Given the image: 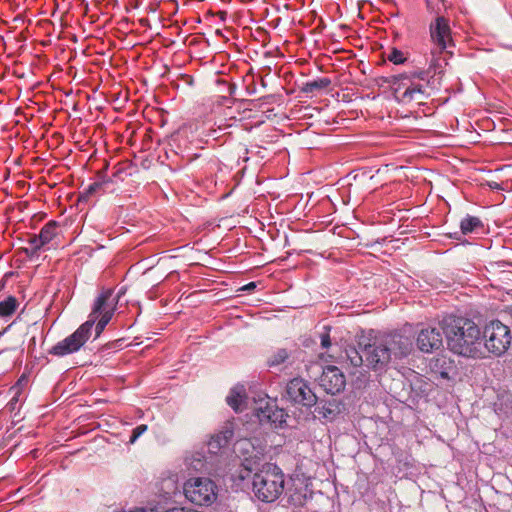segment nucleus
<instances>
[{
  "label": "nucleus",
  "instance_id": "12",
  "mask_svg": "<svg viewBox=\"0 0 512 512\" xmlns=\"http://www.w3.org/2000/svg\"><path fill=\"white\" fill-rule=\"evenodd\" d=\"M319 384L327 393L335 395L344 389L346 378L338 367L327 366L323 369Z\"/></svg>",
  "mask_w": 512,
  "mask_h": 512
},
{
  "label": "nucleus",
  "instance_id": "10",
  "mask_svg": "<svg viewBox=\"0 0 512 512\" xmlns=\"http://www.w3.org/2000/svg\"><path fill=\"white\" fill-rule=\"evenodd\" d=\"M286 394L288 399L305 407H312L317 403V396L308 386V384L300 378H294L287 384Z\"/></svg>",
  "mask_w": 512,
  "mask_h": 512
},
{
  "label": "nucleus",
  "instance_id": "9",
  "mask_svg": "<svg viewBox=\"0 0 512 512\" xmlns=\"http://www.w3.org/2000/svg\"><path fill=\"white\" fill-rule=\"evenodd\" d=\"M429 32L431 41L435 45V50L431 52L432 55L440 54L453 45L449 20L444 16L436 17L430 24Z\"/></svg>",
  "mask_w": 512,
  "mask_h": 512
},
{
  "label": "nucleus",
  "instance_id": "11",
  "mask_svg": "<svg viewBox=\"0 0 512 512\" xmlns=\"http://www.w3.org/2000/svg\"><path fill=\"white\" fill-rule=\"evenodd\" d=\"M253 411L261 423L282 424L284 422V411L278 409L267 397L255 401Z\"/></svg>",
  "mask_w": 512,
  "mask_h": 512
},
{
  "label": "nucleus",
  "instance_id": "35",
  "mask_svg": "<svg viewBox=\"0 0 512 512\" xmlns=\"http://www.w3.org/2000/svg\"><path fill=\"white\" fill-rule=\"evenodd\" d=\"M241 318H242V316H240V315H236V316H235V319H236V320H240Z\"/></svg>",
  "mask_w": 512,
  "mask_h": 512
},
{
  "label": "nucleus",
  "instance_id": "34",
  "mask_svg": "<svg viewBox=\"0 0 512 512\" xmlns=\"http://www.w3.org/2000/svg\"><path fill=\"white\" fill-rule=\"evenodd\" d=\"M426 3H427V8L429 9V8H430V6H431V3H430V1H429V0H426Z\"/></svg>",
  "mask_w": 512,
  "mask_h": 512
},
{
  "label": "nucleus",
  "instance_id": "28",
  "mask_svg": "<svg viewBox=\"0 0 512 512\" xmlns=\"http://www.w3.org/2000/svg\"><path fill=\"white\" fill-rule=\"evenodd\" d=\"M290 501H291V503H292L293 505H295V506H297V505H302V503H303V500H302V496H301V495H299L296 499H295L293 496H291V497H290Z\"/></svg>",
  "mask_w": 512,
  "mask_h": 512
},
{
  "label": "nucleus",
  "instance_id": "7",
  "mask_svg": "<svg viewBox=\"0 0 512 512\" xmlns=\"http://www.w3.org/2000/svg\"><path fill=\"white\" fill-rule=\"evenodd\" d=\"M217 492V485L207 477L190 478L184 484L185 497L198 506L213 504L217 499Z\"/></svg>",
  "mask_w": 512,
  "mask_h": 512
},
{
  "label": "nucleus",
  "instance_id": "24",
  "mask_svg": "<svg viewBox=\"0 0 512 512\" xmlns=\"http://www.w3.org/2000/svg\"><path fill=\"white\" fill-rule=\"evenodd\" d=\"M28 243L31 246V253L36 254L41 248L45 247L44 243H42V239L38 235H33L29 238Z\"/></svg>",
  "mask_w": 512,
  "mask_h": 512
},
{
  "label": "nucleus",
  "instance_id": "33",
  "mask_svg": "<svg viewBox=\"0 0 512 512\" xmlns=\"http://www.w3.org/2000/svg\"><path fill=\"white\" fill-rule=\"evenodd\" d=\"M20 383H21V380H18L17 385H19ZM12 389H17V390H19L18 386H14Z\"/></svg>",
  "mask_w": 512,
  "mask_h": 512
},
{
  "label": "nucleus",
  "instance_id": "8",
  "mask_svg": "<svg viewBox=\"0 0 512 512\" xmlns=\"http://www.w3.org/2000/svg\"><path fill=\"white\" fill-rule=\"evenodd\" d=\"M483 348L495 356L504 354L511 344L510 328L503 322H490L484 328Z\"/></svg>",
  "mask_w": 512,
  "mask_h": 512
},
{
  "label": "nucleus",
  "instance_id": "17",
  "mask_svg": "<svg viewBox=\"0 0 512 512\" xmlns=\"http://www.w3.org/2000/svg\"><path fill=\"white\" fill-rule=\"evenodd\" d=\"M20 303L14 296H8L0 301V317H11L18 309Z\"/></svg>",
  "mask_w": 512,
  "mask_h": 512
},
{
  "label": "nucleus",
  "instance_id": "22",
  "mask_svg": "<svg viewBox=\"0 0 512 512\" xmlns=\"http://www.w3.org/2000/svg\"><path fill=\"white\" fill-rule=\"evenodd\" d=\"M288 357L289 354L286 349H279L269 358L268 364L269 366L280 365L284 363Z\"/></svg>",
  "mask_w": 512,
  "mask_h": 512
},
{
  "label": "nucleus",
  "instance_id": "4",
  "mask_svg": "<svg viewBox=\"0 0 512 512\" xmlns=\"http://www.w3.org/2000/svg\"><path fill=\"white\" fill-rule=\"evenodd\" d=\"M284 485V473L272 463L263 464L253 475L252 490L255 497L262 502L277 500L284 491Z\"/></svg>",
  "mask_w": 512,
  "mask_h": 512
},
{
  "label": "nucleus",
  "instance_id": "2",
  "mask_svg": "<svg viewBox=\"0 0 512 512\" xmlns=\"http://www.w3.org/2000/svg\"><path fill=\"white\" fill-rule=\"evenodd\" d=\"M412 351L409 337L389 333L378 336L365 345L363 353L367 365L374 371H383L395 360L407 357Z\"/></svg>",
  "mask_w": 512,
  "mask_h": 512
},
{
  "label": "nucleus",
  "instance_id": "13",
  "mask_svg": "<svg viewBox=\"0 0 512 512\" xmlns=\"http://www.w3.org/2000/svg\"><path fill=\"white\" fill-rule=\"evenodd\" d=\"M442 332L437 328L422 329L417 337V346L422 352L430 353L442 347Z\"/></svg>",
  "mask_w": 512,
  "mask_h": 512
},
{
  "label": "nucleus",
  "instance_id": "19",
  "mask_svg": "<svg viewBox=\"0 0 512 512\" xmlns=\"http://www.w3.org/2000/svg\"><path fill=\"white\" fill-rule=\"evenodd\" d=\"M232 431L226 430L223 435H217L216 437H213L212 440L209 442V449L210 451H213L214 449H218L223 445H226L228 443V440L232 437Z\"/></svg>",
  "mask_w": 512,
  "mask_h": 512
},
{
  "label": "nucleus",
  "instance_id": "3",
  "mask_svg": "<svg viewBox=\"0 0 512 512\" xmlns=\"http://www.w3.org/2000/svg\"><path fill=\"white\" fill-rule=\"evenodd\" d=\"M449 350L465 358L484 357L483 335L475 322L450 324L444 328Z\"/></svg>",
  "mask_w": 512,
  "mask_h": 512
},
{
  "label": "nucleus",
  "instance_id": "27",
  "mask_svg": "<svg viewBox=\"0 0 512 512\" xmlns=\"http://www.w3.org/2000/svg\"><path fill=\"white\" fill-rule=\"evenodd\" d=\"M255 288H256V283L250 282L247 285H244L240 290L241 291H252Z\"/></svg>",
  "mask_w": 512,
  "mask_h": 512
},
{
  "label": "nucleus",
  "instance_id": "6",
  "mask_svg": "<svg viewBox=\"0 0 512 512\" xmlns=\"http://www.w3.org/2000/svg\"><path fill=\"white\" fill-rule=\"evenodd\" d=\"M120 295L115 294L111 288H102L95 297L89 320H112L113 317H122L123 309L118 305Z\"/></svg>",
  "mask_w": 512,
  "mask_h": 512
},
{
  "label": "nucleus",
  "instance_id": "18",
  "mask_svg": "<svg viewBox=\"0 0 512 512\" xmlns=\"http://www.w3.org/2000/svg\"><path fill=\"white\" fill-rule=\"evenodd\" d=\"M331 84V80L329 78H320L317 80H313L307 82L302 87V92L304 93H313L316 90H322L327 88Z\"/></svg>",
  "mask_w": 512,
  "mask_h": 512
},
{
  "label": "nucleus",
  "instance_id": "25",
  "mask_svg": "<svg viewBox=\"0 0 512 512\" xmlns=\"http://www.w3.org/2000/svg\"><path fill=\"white\" fill-rule=\"evenodd\" d=\"M324 331L320 333L321 346L324 349H327L331 346V339L329 336V331L331 329L330 326H324Z\"/></svg>",
  "mask_w": 512,
  "mask_h": 512
},
{
  "label": "nucleus",
  "instance_id": "20",
  "mask_svg": "<svg viewBox=\"0 0 512 512\" xmlns=\"http://www.w3.org/2000/svg\"><path fill=\"white\" fill-rule=\"evenodd\" d=\"M316 411L319 416L330 420L334 419L338 412L337 405L331 402H329L327 405H323L322 407H317Z\"/></svg>",
  "mask_w": 512,
  "mask_h": 512
},
{
  "label": "nucleus",
  "instance_id": "31",
  "mask_svg": "<svg viewBox=\"0 0 512 512\" xmlns=\"http://www.w3.org/2000/svg\"><path fill=\"white\" fill-rule=\"evenodd\" d=\"M453 317H454L453 320H470L469 318H467V317H465V316H463L461 314L460 315H455Z\"/></svg>",
  "mask_w": 512,
  "mask_h": 512
},
{
  "label": "nucleus",
  "instance_id": "5",
  "mask_svg": "<svg viewBox=\"0 0 512 512\" xmlns=\"http://www.w3.org/2000/svg\"><path fill=\"white\" fill-rule=\"evenodd\" d=\"M107 323L108 322H97L94 328L95 322H83L72 334L56 343L49 350V354L64 357L78 352L91 338L93 331L95 338L99 337Z\"/></svg>",
  "mask_w": 512,
  "mask_h": 512
},
{
  "label": "nucleus",
  "instance_id": "32",
  "mask_svg": "<svg viewBox=\"0 0 512 512\" xmlns=\"http://www.w3.org/2000/svg\"><path fill=\"white\" fill-rule=\"evenodd\" d=\"M440 376L443 378V379H448L449 378V374L447 371L445 370H441L440 371Z\"/></svg>",
  "mask_w": 512,
  "mask_h": 512
},
{
  "label": "nucleus",
  "instance_id": "14",
  "mask_svg": "<svg viewBox=\"0 0 512 512\" xmlns=\"http://www.w3.org/2000/svg\"><path fill=\"white\" fill-rule=\"evenodd\" d=\"M226 402L235 412L243 411L247 407V397L244 386L237 385L232 388L226 398Z\"/></svg>",
  "mask_w": 512,
  "mask_h": 512
},
{
  "label": "nucleus",
  "instance_id": "16",
  "mask_svg": "<svg viewBox=\"0 0 512 512\" xmlns=\"http://www.w3.org/2000/svg\"><path fill=\"white\" fill-rule=\"evenodd\" d=\"M60 233L59 224L56 221H49L40 230L39 236L44 245L50 244Z\"/></svg>",
  "mask_w": 512,
  "mask_h": 512
},
{
  "label": "nucleus",
  "instance_id": "26",
  "mask_svg": "<svg viewBox=\"0 0 512 512\" xmlns=\"http://www.w3.org/2000/svg\"><path fill=\"white\" fill-rule=\"evenodd\" d=\"M146 431H147V425H145V424L138 425L132 432V435L130 437V443H134Z\"/></svg>",
  "mask_w": 512,
  "mask_h": 512
},
{
  "label": "nucleus",
  "instance_id": "30",
  "mask_svg": "<svg viewBox=\"0 0 512 512\" xmlns=\"http://www.w3.org/2000/svg\"><path fill=\"white\" fill-rule=\"evenodd\" d=\"M446 364V358L445 357H442V358H437L435 360V367H443L444 365Z\"/></svg>",
  "mask_w": 512,
  "mask_h": 512
},
{
  "label": "nucleus",
  "instance_id": "1",
  "mask_svg": "<svg viewBox=\"0 0 512 512\" xmlns=\"http://www.w3.org/2000/svg\"><path fill=\"white\" fill-rule=\"evenodd\" d=\"M442 70L436 60H432L427 69H416L392 77L391 85L398 101L407 104L412 101L421 103L430 96V91L441 86Z\"/></svg>",
  "mask_w": 512,
  "mask_h": 512
},
{
  "label": "nucleus",
  "instance_id": "21",
  "mask_svg": "<svg viewBox=\"0 0 512 512\" xmlns=\"http://www.w3.org/2000/svg\"><path fill=\"white\" fill-rule=\"evenodd\" d=\"M346 357L350 364L354 367H359L364 362L363 356L354 347L346 349Z\"/></svg>",
  "mask_w": 512,
  "mask_h": 512
},
{
  "label": "nucleus",
  "instance_id": "15",
  "mask_svg": "<svg viewBox=\"0 0 512 512\" xmlns=\"http://www.w3.org/2000/svg\"><path fill=\"white\" fill-rule=\"evenodd\" d=\"M484 230L483 221L477 217L472 215H466L460 221V231L463 235H468L472 233H480Z\"/></svg>",
  "mask_w": 512,
  "mask_h": 512
},
{
  "label": "nucleus",
  "instance_id": "29",
  "mask_svg": "<svg viewBox=\"0 0 512 512\" xmlns=\"http://www.w3.org/2000/svg\"><path fill=\"white\" fill-rule=\"evenodd\" d=\"M195 462H196V463L194 464V469H195V470H201V469H203V467H204V463H203V461H202L200 458L196 459V460H195Z\"/></svg>",
  "mask_w": 512,
  "mask_h": 512
},
{
  "label": "nucleus",
  "instance_id": "23",
  "mask_svg": "<svg viewBox=\"0 0 512 512\" xmlns=\"http://www.w3.org/2000/svg\"><path fill=\"white\" fill-rule=\"evenodd\" d=\"M388 60L394 64H403L406 61L404 54L402 51L393 48L392 51L388 55Z\"/></svg>",
  "mask_w": 512,
  "mask_h": 512
},
{
  "label": "nucleus",
  "instance_id": "36",
  "mask_svg": "<svg viewBox=\"0 0 512 512\" xmlns=\"http://www.w3.org/2000/svg\"><path fill=\"white\" fill-rule=\"evenodd\" d=\"M97 184H94V185H91L89 190L92 191L94 189V186H96Z\"/></svg>",
  "mask_w": 512,
  "mask_h": 512
}]
</instances>
